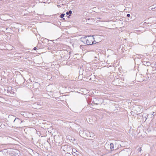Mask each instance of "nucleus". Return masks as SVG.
<instances>
[{"label": "nucleus", "mask_w": 156, "mask_h": 156, "mask_svg": "<svg viewBox=\"0 0 156 156\" xmlns=\"http://www.w3.org/2000/svg\"><path fill=\"white\" fill-rule=\"evenodd\" d=\"M5 94L7 96L12 97L14 94V92L13 90L12 87L10 86L8 87H6L4 89Z\"/></svg>", "instance_id": "1"}, {"label": "nucleus", "mask_w": 156, "mask_h": 156, "mask_svg": "<svg viewBox=\"0 0 156 156\" xmlns=\"http://www.w3.org/2000/svg\"><path fill=\"white\" fill-rule=\"evenodd\" d=\"M94 42H95V41L93 36H89L86 40V44L88 45L94 44Z\"/></svg>", "instance_id": "2"}, {"label": "nucleus", "mask_w": 156, "mask_h": 156, "mask_svg": "<svg viewBox=\"0 0 156 156\" xmlns=\"http://www.w3.org/2000/svg\"><path fill=\"white\" fill-rule=\"evenodd\" d=\"M22 122L23 121H20V120L18 118H16L13 121V122L16 125L21 124Z\"/></svg>", "instance_id": "3"}, {"label": "nucleus", "mask_w": 156, "mask_h": 156, "mask_svg": "<svg viewBox=\"0 0 156 156\" xmlns=\"http://www.w3.org/2000/svg\"><path fill=\"white\" fill-rule=\"evenodd\" d=\"M83 134L84 135H86L87 137H88L90 135V133L88 131H84L83 132Z\"/></svg>", "instance_id": "4"}, {"label": "nucleus", "mask_w": 156, "mask_h": 156, "mask_svg": "<svg viewBox=\"0 0 156 156\" xmlns=\"http://www.w3.org/2000/svg\"><path fill=\"white\" fill-rule=\"evenodd\" d=\"M110 148L111 151H113L115 149L114 147V145L113 143H112L110 144Z\"/></svg>", "instance_id": "5"}, {"label": "nucleus", "mask_w": 156, "mask_h": 156, "mask_svg": "<svg viewBox=\"0 0 156 156\" xmlns=\"http://www.w3.org/2000/svg\"><path fill=\"white\" fill-rule=\"evenodd\" d=\"M136 109V110L137 112H140V108L138 106H136L135 107Z\"/></svg>", "instance_id": "6"}, {"label": "nucleus", "mask_w": 156, "mask_h": 156, "mask_svg": "<svg viewBox=\"0 0 156 156\" xmlns=\"http://www.w3.org/2000/svg\"><path fill=\"white\" fill-rule=\"evenodd\" d=\"M72 13V11L70 10L69 12H66V14L67 15H69V16L71 15V14Z\"/></svg>", "instance_id": "7"}, {"label": "nucleus", "mask_w": 156, "mask_h": 156, "mask_svg": "<svg viewBox=\"0 0 156 156\" xmlns=\"http://www.w3.org/2000/svg\"><path fill=\"white\" fill-rule=\"evenodd\" d=\"M94 136V134L93 133L91 132L90 133V135L89 136L90 137H93Z\"/></svg>", "instance_id": "8"}, {"label": "nucleus", "mask_w": 156, "mask_h": 156, "mask_svg": "<svg viewBox=\"0 0 156 156\" xmlns=\"http://www.w3.org/2000/svg\"><path fill=\"white\" fill-rule=\"evenodd\" d=\"M65 15V14H61L60 16V17L61 18H63Z\"/></svg>", "instance_id": "9"}, {"label": "nucleus", "mask_w": 156, "mask_h": 156, "mask_svg": "<svg viewBox=\"0 0 156 156\" xmlns=\"http://www.w3.org/2000/svg\"><path fill=\"white\" fill-rule=\"evenodd\" d=\"M34 105L35 106H37V105H40V104H39V102H37V103H35V104H34Z\"/></svg>", "instance_id": "10"}, {"label": "nucleus", "mask_w": 156, "mask_h": 156, "mask_svg": "<svg viewBox=\"0 0 156 156\" xmlns=\"http://www.w3.org/2000/svg\"><path fill=\"white\" fill-rule=\"evenodd\" d=\"M130 16V15L129 14H128L127 15V16L128 17H129Z\"/></svg>", "instance_id": "11"}, {"label": "nucleus", "mask_w": 156, "mask_h": 156, "mask_svg": "<svg viewBox=\"0 0 156 156\" xmlns=\"http://www.w3.org/2000/svg\"><path fill=\"white\" fill-rule=\"evenodd\" d=\"M150 9H154V8H154V7H152V6H151V7H150Z\"/></svg>", "instance_id": "12"}, {"label": "nucleus", "mask_w": 156, "mask_h": 156, "mask_svg": "<svg viewBox=\"0 0 156 156\" xmlns=\"http://www.w3.org/2000/svg\"><path fill=\"white\" fill-rule=\"evenodd\" d=\"M37 49V48L35 47H34V50H36Z\"/></svg>", "instance_id": "13"}, {"label": "nucleus", "mask_w": 156, "mask_h": 156, "mask_svg": "<svg viewBox=\"0 0 156 156\" xmlns=\"http://www.w3.org/2000/svg\"><path fill=\"white\" fill-rule=\"evenodd\" d=\"M145 120H146L147 119V118L145 117Z\"/></svg>", "instance_id": "14"}, {"label": "nucleus", "mask_w": 156, "mask_h": 156, "mask_svg": "<svg viewBox=\"0 0 156 156\" xmlns=\"http://www.w3.org/2000/svg\"><path fill=\"white\" fill-rule=\"evenodd\" d=\"M143 118H144V115H143Z\"/></svg>", "instance_id": "15"}, {"label": "nucleus", "mask_w": 156, "mask_h": 156, "mask_svg": "<svg viewBox=\"0 0 156 156\" xmlns=\"http://www.w3.org/2000/svg\"><path fill=\"white\" fill-rule=\"evenodd\" d=\"M91 77H90V80H91Z\"/></svg>", "instance_id": "16"}, {"label": "nucleus", "mask_w": 156, "mask_h": 156, "mask_svg": "<svg viewBox=\"0 0 156 156\" xmlns=\"http://www.w3.org/2000/svg\"><path fill=\"white\" fill-rule=\"evenodd\" d=\"M39 107H37V108H39Z\"/></svg>", "instance_id": "17"}]
</instances>
